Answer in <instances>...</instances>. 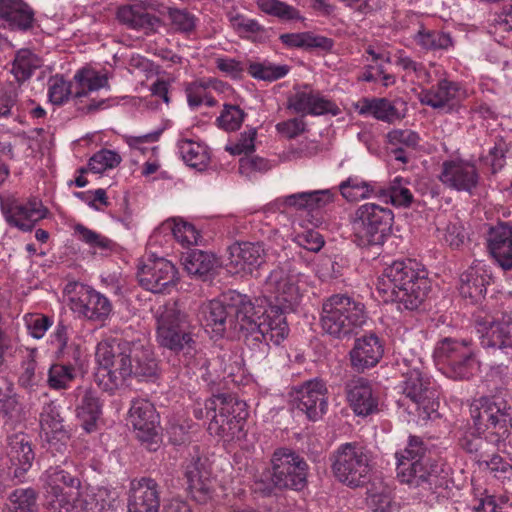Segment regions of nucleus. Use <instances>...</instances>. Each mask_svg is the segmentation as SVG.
Segmentation results:
<instances>
[{"label": "nucleus", "instance_id": "19", "mask_svg": "<svg viewBox=\"0 0 512 512\" xmlns=\"http://www.w3.org/2000/svg\"><path fill=\"white\" fill-rule=\"evenodd\" d=\"M161 486L155 479L141 477L131 480L127 499L128 512H159Z\"/></svg>", "mask_w": 512, "mask_h": 512}, {"label": "nucleus", "instance_id": "58", "mask_svg": "<svg viewBox=\"0 0 512 512\" xmlns=\"http://www.w3.org/2000/svg\"><path fill=\"white\" fill-rule=\"evenodd\" d=\"M341 195L348 201L368 198L373 192L371 185L357 178L349 177L339 185Z\"/></svg>", "mask_w": 512, "mask_h": 512}, {"label": "nucleus", "instance_id": "16", "mask_svg": "<svg viewBox=\"0 0 512 512\" xmlns=\"http://www.w3.org/2000/svg\"><path fill=\"white\" fill-rule=\"evenodd\" d=\"M335 197L336 193L331 189H321L287 195L282 203L287 208L305 212L309 223L322 224V211L334 202Z\"/></svg>", "mask_w": 512, "mask_h": 512}, {"label": "nucleus", "instance_id": "13", "mask_svg": "<svg viewBox=\"0 0 512 512\" xmlns=\"http://www.w3.org/2000/svg\"><path fill=\"white\" fill-rule=\"evenodd\" d=\"M475 323L481 345L498 350L512 361V315L500 312L493 316H477Z\"/></svg>", "mask_w": 512, "mask_h": 512}, {"label": "nucleus", "instance_id": "51", "mask_svg": "<svg viewBox=\"0 0 512 512\" xmlns=\"http://www.w3.org/2000/svg\"><path fill=\"white\" fill-rule=\"evenodd\" d=\"M19 97V86L9 82L0 86V119L18 121L19 114L15 113Z\"/></svg>", "mask_w": 512, "mask_h": 512}, {"label": "nucleus", "instance_id": "24", "mask_svg": "<svg viewBox=\"0 0 512 512\" xmlns=\"http://www.w3.org/2000/svg\"><path fill=\"white\" fill-rule=\"evenodd\" d=\"M229 265L237 272L252 274L266 262V252L262 243L235 242L228 246Z\"/></svg>", "mask_w": 512, "mask_h": 512}, {"label": "nucleus", "instance_id": "29", "mask_svg": "<svg viewBox=\"0 0 512 512\" xmlns=\"http://www.w3.org/2000/svg\"><path fill=\"white\" fill-rule=\"evenodd\" d=\"M305 90L298 91L288 99V108L302 115H323L332 113L336 115L337 106L325 99L319 92H315L305 85Z\"/></svg>", "mask_w": 512, "mask_h": 512}, {"label": "nucleus", "instance_id": "7", "mask_svg": "<svg viewBox=\"0 0 512 512\" xmlns=\"http://www.w3.org/2000/svg\"><path fill=\"white\" fill-rule=\"evenodd\" d=\"M472 423L484 428L488 439L503 443L512 429V405L501 393L483 395L470 405Z\"/></svg>", "mask_w": 512, "mask_h": 512}, {"label": "nucleus", "instance_id": "27", "mask_svg": "<svg viewBox=\"0 0 512 512\" xmlns=\"http://www.w3.org/2000/svg\"><path fill=\"white\" fill-rule=\"evenodd\" d=\"M181 260L187 274L202 282H211L221 266L215 254L199 249L184 253Z\"/></svg>", "mask_w": 512, "mask_h": 512}, {"label": "nucleus", "instance_id": "61", "mask_svg": "<svg viewBox=\"0 0 512 512\" xmlns=\"http://www.w3.org/2000/svg\"><path fill=\"white\" fill-rule=\"evenodd\" d=\"M509 151V145L501 136L496 137L494 146L489 150L488 155L482 160L491 168V173L500 171L506 164V154Z\"/></svg>", "mask_w": 512, "mask_h": 512}, {"label": "nucleus", "instance_id": "4", "mask_svg": "<svg viewBox=\"0 0 512 512\" xmlns=\"http://www.w3.org/2000/svg\"><path fill=\"white\" fill-rule=\"evenodd\" d=\"M157 341L163 348L178 356L186 367L192 368L197 360V342L193 338L187 314L176 301L159 305L154 311Z\"/></svg>", "mask_w": 512, "mask_h": 512}, {"label": "nucleus", "instance_id": "46", "mask_svg": "<svg viewBox=\"0 0 512 512\" xmlns=\"http://www.w3.org/2000/svg\"><path fill=\"white\" fill-rule=\"evenodd\" d=\"M414 40L427 51L448 50L454 46L451 35L438 30L421 29L415 35Z\"/></svg>", "mask_w": 512, "mask_h": 512}, {"label": "nucleus", "instance_id": "48", "mask_svg": "<svg viewBox=\"0 0 512 512\" xmlns=\"http://www.w3.org/2000/svg\"><path fill=\"white\" fill-rule=\"evenodd\" d=\"M71 361L65 360L51 365L47 382L52 389H66L69 383L74 380L76 367L80 364H73Z\"/></svg>", "mask_w": 512, "mask_h": 512}, {"label": "nucleus", "instance_id": "49", "mask_svg": "<svg viewBox=\"0 0 512 512\" xmlns=\"http://www.w3.org/2000/svg\"><path fill=\"white\" fill-rule=\"evenodd\" d=\"M393 219L390 209L367 203L357 209L355 221L359 224H390Z\"/></svg>", "mask_w": 512, "mask_h": 512}, {"label": "nucleus", "instance_id": "10", "mask_svg": "<svg viewBox=\"0 0 512 512\" xmlns=\"http://www.w3.org/2000/svg\"><path fill=\"white\" fill-rule=\"evenodd\" d=\"M335 478L342 484L356 488L370 480L372 470L370 452L356 442L340 445L331 457Z\"/></svg>", "mask_w": 512, "mask_h": 512}, {"label": "nucleus", "instance_id": "37", "mask_svg": "<svg viewBox=\"0 0 512 512\" xmlns=\"http://www.w3.org/2000/svg\"><path fill=\"white\" fill-rule=\"evenodd\" d=\"M355 109L360 115H371L375 119L387 123H394L404 117L395 102H391L387 98H361L355 104Z\"/></svg>", "mask_w": 512, "mask_h": 512}, {"label": "nucleus", "instance_id": "50", "mask_svg": "<svg viewBox=\"0 0 512 512\" xmlns=\"http://www.w3.org/2000/svg\"><path fill=\"white\" fill-rule=\"evenodd\" d=\"M257 6L265 14L282 21L303 19L298 9L280 0H258Z\"/></svg>", "mask_w": 512, "mask_h": 512}, {"label": "nucleus", "instance_id": "36", "mask_svg": "<svg viewBox=\"0 0 512 512\" xmlns=\"http://www.w3.org/2000/svg\"><path fill=\"white\" fill-rule=\"evenodd\" d=\"M48 213V209L37 198L27 201L12 200L6 212V220L9 224H22L23 221L35 224L47 218Z\"/></svg>", "mask_w": 512, "mask_h": 512}, {"label": "nucleus", "instance_id": "18", "mask_svg": "<svg viewBox=\"0 0 512 512\" xmlns=\"http://www.w3.org/2000/svg\"><path fill=\"white\" fill-rule=\"evenodd\" d=\"M193 449L195 454L186 459L182 466L183 476L191 497L204 504L212 497L210 471L206 465L207 459L198 455L196 446Z\"/></svg>", "mask_w": 512, "mask_h": 512}, {"label": "nucleus", "instance_id": "53", "mask_svg": "<svg viewBox=\"0 0 512 512\" xmlns=\"http://www.w3.org/2000/svg\"><path fill=\"white\" fill-rule=\"evenodd\" d=\"M74 234L79 240L89 245L90 248L100 250L101 252H112L117 247V243L114 240L90 230L86 226H75Z\"/></svg>", "mask_w": 512, "mask_h": 512}, {"label": "nucleus", "instance_id": "21", "mask_svg": "<svg viewBox=\"0 0 512 512\" xmlns=\"http://www.w3.org/2000/svg\"><path fill=\"white\" fill-rule=\"evenodd\" d=\"M40 425L46 435L48 452L54 455V450L64 455L67 450V441L70 438L65 428L64 419L61 417L58 407L53 401L43 406L40 413Z\"/></svg>", "mask_w": 512, "mask_h": 512}, {"label": "nucleus", "instance_id": "6", "mask_svg": "<svg viewBox=\"0 0 512 512\" xmlns=\"http://www.w3.org/2000/svg\"><path fill=\"white\" fill-rule=\"evenodd\" d=\"M365 306L347 294H334L322 303L320 325L335 339H344L356 333L366 322Z\"/></svg>", "mask_w": 512, "mask_h": 512}, {"label": "nucleus", "instance_id": "28", "mask_svg": "<svg viewBox=\"0 0 512 512\" xmlns=\"http://www.w3.org/2000/svg\"><path fill=\"white\" fill-rule=\"evenodd\" d=\"M73 309L90 321L103 322L110 315L112 304L99 292L82 287L78 298L73 300Z\"/></svg>", "mask_w": 512, "mask_h": 512}, {"label": "nucleus", "instance_id": "31", "mask_svg": "<svg viewBox=\"0 0 512 512\" xmlns=\"http://www.w3.org/2000/svg\"><path fill=\"white\" fill-rule=\"evenodd\" d=\"M421 103L445 112L452 111L460 102V86L447 79L440 80L436 86L423 91Z\"/></svg>", "mask_w": 512, "mask_h": 512}, {"label": "nucleus", "instance_id": "26", "mask_svg": "<svg viewBox=\"0 0 512 512\" xmlns=\"http://www.w3.org/2000/svg\"><path fill=\"white\" fill-rule=\"evenodd\" d=\"M383 346L375 333L356 338L349 353L351 366L358 372L374 367L383 356Z\"/></svg>", "mask_w": 512, "mask_h": 512}, {"label": "nucleus", "instance_id": "52", "mask_svg": "<svg viewBox=\"0 0 512 512\" xmlns=\"http://www.w3.org/2000/svg\"><path fill=\"white\" fill-rule=\"evenodd\" d=\"M388 236L385 229L378 226H355L352 241L361 248L381 246Z\"/></svg>", "mask_w": 512, "mask_h": 512}, {"label": "nucleus", "instance_id": "30", "mask_svg": "<svg viewBox=\"0 0 512 512\" xmlns=\"http://www.w3.org/2000/svg\"><path fill=\"white\" fill-rule=\"evenodd\" d=\"M345 392L350 407L359 416H367L377 410L378 402L373 396L369 381L363 377H353L345 384Z\"/></svg>", "mask_w": 512, "mask_h": 512}, {"label": "nucleus", "instance_id": "63", "mask_svg": "<svg viewBox=\"0 0 512 512\" xmlns=\"http://www.w3.org/2000/svg\"><path fill=\"white\" fill-rule=\"evenodd\" d=\"M230 23L233 29L243 38H251V35H258L265 32L255 19H250L241 14L230 17Z\"/></svg>", "mask_w": 512, "mask_h": 512}, {"label": "nucleus", "instance_id": "23", "mask_svg": "<svg viewBox=\"0 0 512 512\" xmlns=\"http://www.w3.org/2000/svg\"><path fill=\"white\" fill-rule=\"evenodd\" d=\"M485 241L493 261L504 271L512 270V226H489Z\"/></svg>", "mask_w": 512, "mask_h": 512}, {"label": "nucleus", "instance_id": "38", "mask_svg": "<svg viewBox=\"0 0 512 512\" xmlns=\"http://www.w3.org/2000/svg\"><path fill=\"white\" fill-rule=\"evenodd\" d=\"M71 328L63 321L58 322L53 334L51 344L55 347V355L59 361L72 360L73 364H80V346L70 341Z\"/></svg>", "mask_w": 512, "mask_h": 512}, {"label": "nucleus", "instance_id": "43", "mask_svg": "<svg viewBox=\"0 0 512 512\" xmlns=\"http://www.w3.org/2000/svg\"><path fill=\"white\" fill-rule=\"evenodd\" d=\"M42 65L41 59L29 49H20L16 52L12 62L11 73L15 76L16 86L30 79L34 71Z\"/></svg>", "mask_w": 512, "mask_h": 512}, {"label": "nucleus", "instance_id": "55", "mask_svg": "<svg viewBox=\"0 0 512 512\" xmlns=\"http://www.w3.org/2000/svg\"><path fill=\"white\" fill-rule=\"evenodd\" d=\"M12 512H37V493L32 488H20L9 495Z\"/></svg>", "mask_w": 512, "mask_h": 512}, {"label": "nucleus", "instance_id": "1", "mask_svg": "<svg viewBox=\"0 0 512 512\" xmlns=\"http://www.w3.org/2000/svg\"><path fill=\"white\" fill-rule=\"evenodd\" d=\"M261 312L262 309L256 307L247 295L237 291L225 292L201 308L205 326L217 336L238 334L248 347H257L265 354L270 349V342L278 345L283 341L286 326L282 317L275 314H270L271 318L264 317Z\"/></svg>", "mask_w": 512, "mask_h": 512}, {"label": "nucleus", "instance_id": "32", "mask_svg": "<svg viewBox=\"0 0 512 512\" xmlns=\"http://www.w3.org/2000/svg\"><path fill=\"white\" fill-rule=\"evenodd\" d=\"M235 397L230 394H218L205 401L206 416L210 418L208 431L222 437L229 415L235 412Z\"/></svg>", "mask_w": 512, "mask_h": 512}, {"label": "nucleus", "instance_id": "54", "mask_svg": "<svg viewBox=\"0 0 512 512\" xmlns=\"http://www.w3.org/2000/svg\"><path fill=\"white\" fill-rule=\"evenodd\" d=\"M75 498L63 490L46 489L44 508L46 512H74Z\"/></svg>", "mask_w": 512, "mask_h": 512}, {"label": "nucleus", "instance_id": "57", "mask_svg": "<svg viewBox=\"0 0 512 512\" xmlns=\"http://www.w3.org/2000/svg\"><path fill=\"white\" fill-rule=\"evenodd\" d=\"M72 94V83L66 81L62 75H55L49 78L48 98L53 105H63Z\"/></svg>", "mask_w": 512, "mask_h": 512}, {"label": "nucleus", "instance_id": "2", "mask_svg": "<svg viewBox=\"0 0 512 512\" xmlns=\"http://www.w3.org/2000/svg\"><path fill=\"white\" fill-rule=\"evenodd\" d=\"M397 478L420 494L434 493L443 485L442 464L433 446L423 438L411 435L407 446L395 454Z\"/></svg>", "mask_w": 512, "mask_h": 512}, {"label": "nucleus", "instance_id": "15", "mask_svg": "<svg viewBox=\"0 0 512 512\" xmlns=\"http://www.w3.org/2000/svg\"><path fill=\"white\" fill-rule=\"evenodd\" d=\"M177 275L174 264L162 257L148 258L137 271L139 285L152 293L169 292L178 281Z\"/></svg>", "mask_w": 512, "mask_h": 512}, {"label": "nucleus", "instance_id": "11", "mask_svg": "<svg viewBox=\"0 0 512 512\" xmlns=\"http://www.w3.org/2000/svg\"><path fill=\"white\" fill-rule=\"evenodd\" d=\"M265 288L268 292L275 295L276 304L268 310L259 306L262 309L261 314L264 317L269 316L270 318V314H275L283 318L286 326V333L283 335L284 340L289 333L285 315L295 310L301 298L297 280L295 276L288 275L282 268H277L271 271L266 280Z\"/></svg>", "mask_w": 512, "mask_h": 512}, {"label": "nucleus", "instance_id": "39", "mask_svg": "<svg viewBox=\"0 0 512 512\" xmlns=\"http://www.w3.org/2000/svg\"><path fill=\"white\" fill-rule=\"evenodd\" d=\"M283 45L288 48L298 49H321L329 51L333 48L334 42L331 38L316 35L313 32L284 33L279 36Z\"/></svg>", "mask_w": 512, "mask_h": 512}, {"label": "nucleus", "instance_id": "12", "mask_svg": "<svg viewBox=\"0 0 512 512\" xmlns=\"http://www.w3.org/2000/svg\"><path fill=\"white\" fill-rule=\"evenodd\" d=\"M131 341L112 339L97 346L96 358L100 365L99 373L108 377L112 386L118 387L131 377Z\"/></svg>", "mask_w": 512, "mask_h": 512}, {"label": "nucleus", "instance_id": "3", "mask_svg": "<svg viewBox=\"0 0 512 512\" xmlns=\"http://www.w3.org/2000/svg\"><path fill=\"white\" fill-rule=\"evenodd\" d=\"M378 291L384 301L396 302L404 309L416 310L431 290L424 270L413 259L395 260L384 268L378 279Z\"/></svg>", "mask_w": 512, "mask_h": 512}, {"label": "nucleus", "instance_id": "35", "mask_svg": "<svg viewBox=\"0 0 512 512\" xmlns=\"http://www.w3.org/2000/svg\"><path fill=\"white\" fill-rule=\"evenodd\" d=\"M484 428L477 423L468 426L459 436L458 444L465 452L474 454L481 461L488 457L489 453L501 443L489 441Z\"/></svg>", "mask_w": 512, "mask_h": 512}, {"label": "nucleus", "instance_id": "45", "mask_svg": "<svg viewBox=\"0 0 512 512\" xmlns=\"http://www.w3.org/2000/svg\"><path fill=\"white\" fill-rule=\"evenodd\" d=\"M183 160L192 168L203 170L209 163L207 147L189 139L178 144Z\"/></svg>", "mask_w": 512, "mask_h": 512}, {"label": "nucleus", "instance_id": "25", "mask_svg": "<svg viewBox=\"0 0 512 512\" xmlns=\"http://www.w3.org/2000/svg\"><path fill=\"white\" fill-rule=\"evenodd\" d=\"M0 22L11 31L27 32L35 24V12L23 0H0Z\"/></svg>", "mask_w": 512, "mask_h": 512}, {"label": "nucleus", "instance_id": "60", "mask_svg": "<svg viewBox=\"0 0 512 512\" xmlns=\"http://www.w3.org/2000/svg\"><path fill=\"white\" fill-rule=\"evenodd\" d=\"M121 162V157L118 153L108 149H102L96 152L88 162V169L93 173H103L107 169H112L118 166Z\"/></svg>", "mask_w": 512, "mask_h": 512}, {"label": "nucleus", "instance_id": "33", "mask_svg": "<svg viewBox=\"0 0 512 512\" xmlns=\"http://www.w3.org/2000/svg\"><path fill=\"white\" fill-rule=\"evenodd\" d=\"M128 356L129 362H131V377L145 380L157 375V361L151 348L144 340H132L131 353Z\"/></svg>", "mask_w": 512, "mask_h": 512}, {"label": "nucleus", "instance_id": "22", "mask_svg": "<svg viewBox=\"0 0 512 512\" xmlns=\"http://www.w3.org/2000/svg\"><path fill=\"white\" fill-rule=\"evenodd\" d=\"M7 456L11 463L8 475L21 482L35 459L30 436L24 433L9 436Z\"/></svg>", "mask_w": 512, "mask_h": 512}, {"label": "nucleus", "instance_id": "59", "mask_svg": "<svg viewBox=\"0 0 512 512\" xmlns=\"http://www.w3.org/2000/svg\"><path fill=\"white\" fill-rule=\"evenodd\" d=\"M233 403V405H235V412L229 415L228 421H226L225 432L222 436L228 439L239 437V434L242 432L245 420L248 416L245 402L235 399Z\"/></svg>", "mask_w": 512, "mask_h": 512}, {"label": "nucleus", "instance_id": "64", "mask_svg": "<svg viewBox=\"0 0 512 512\" xmlns=\"http://www.w3.org/2000/svg\"><path fill=\"white\" fill-rule=\"evenodd\" d=\"M245 113L236 105H224V109L217 121L219 126L227 131H235L240 128Z\"/></svg>", "mask_w": 512, "mask_h": 512}, {"label": "nucleus", "instance_id": "40", "mask_svg": "<svg viewBox=\"0 0 512 512\" xmlns=\"http://www.w3.org/2000/svg\"><path fill=\"white\" fill-rule=\"evenodd\" d=\"M102 414V404L95 391L86 390L76 406V416L87 432L96 428V423Z\"/></svg>", "mask_w": 512, "mask_h": 512}, {"label": "nucleus", "instance_id": "62", "mask_svg": "<svg viewBox=\"0 0 512 512\" xmlns=\"http://www.w3.org/2000/svg\"><path fill=\"white\" fill-rule=\"evenodd\" d=\"M174 238L183 246L204 245L206 239L197 226H171Z\"/></svg>", "mask_w": 512, "mask_h": 512}, {"label": "nucleus", "instance_id": "41", "mask_svg": "<svg viewBox=\"0 0 512 512\" xmlns=\"http://www.w3.org/2000/svg\"><path fill=\"white\" fill-rule=\"evenodd\" d=\"M117 19L132 29L153 30L160 23L158 17L138 5L120 7L117 11Z\"/></svg>", "mask_w": 512, "mask_h": 512}, {"label": "nucleus", "instance_id": "9", "mask_svg": "<svg viewBox=\"0 0 512 512\" xmlns=\"http://www.w3.org/2000/svg\"><path fill=\"white\" fill-rule=\"evenodd\" d=\"M403 377V393L416 406L419 418L427 420L437 414L439 408L436 384L423 371L420 359L403 360L401 369Z\"/></svg>", "mask_w": 512, "mask_h": 512}, {"label": "nucleus", "instance_id": "5", "mask_svg": "<svg viewBox=\"0 0 512 512\" xmlns=\"http://www.w3.org/2000/svg\"><path fill=\"white\" fill-rule=\"evenodd\" d=\"M266 468L254 481L253 491L263 497L276 495L277 491L291 489L300 491L307 485L309 465L296 451L289 448L276 449Z\"/></svg>", "mask_w": 512, "mask_h": 512}, {"label": "nucleus", "instance_id": "47", "mask_svg": "<svg viewBox=\"0 0 512 512\" xmlns=\"http://www.w3.org/2000/svg\"><path fill=\"white\" fill-rule=\"evenodd\" d=\"M44 488L51 490H63L61 484L69 489L78 490L81 486L80 479L63 470L60 466H51L43 474Z\"/></svg>", "mask_w": 512, "mask_h": 512}, {"label": "nucleus", "instance_id": "56", "mask_svg": "<svg viewBox=\"0 0 512 512\" xmlns=\"http://www.w3.org/2000/svg\"><path fill=\"white\" fill-rule=\"evenodd\" d=\"M248 72L255 79L275 81L286 76L289 72V67L287 65H275L267 62H251Z\"/></svg>", "mask_w": 512, "mask_h": 512}, {"label": "nucleus", "instance_id": "17", "mask_svg": "<svg viewBox=\"0 0 512 512\" xmlns=\"http://www.w3.org/2000/svg\"><path fill=\"white\" fill-rule=\"evenodd\" d=\"M327 392L323 380L312 379L306 381L293 395L292 405L305 413L309 420L316 421L327 410Z\"/></svg>", "mask_w": 512, "mask_h": 512}, {"label": "nucleus", "instance_id": "20", "mask_svg": "<svg viewBox=\"0 0 512 512\" xmlns=\"http://www.w3.org/2000/svg\"><path fill=\"white\" fill-rule=\"evenodd\" d=\"M480 175L475 164L464 160H448L442 164L439 180L450 189L471 193Z\"/></svg>", "mask_w": 512, "mask_h": 512}, {"label": "nucleus", "instance_id": "44", "mask_svg": "<svg viewBox=\"0 0 512 512\" xmlns=\"http://www.w3.org/2000/svg\"><path fill=\"white\" fill-rule=\"evenodd\" d=\"M74 80L79 87L74 93L75 98H81L91 91H97L108 86V76L106 74L100 75L91 69H80L74 75Z\"/></svg>", "mask_w": 512, "mask_h": 512}, {"label": "nucleus", "instance_id": "42", "mask_svg": "<svg viewBox=\"0 0 512 512\" xmlns=\"http://www.w3.org/2000/svg\"><path fill=\"white\" fill-rule=\"evenodd\" d=\"M121 507L118 492L107 487H98L85 500L86 512H116Z\"/></svg>", "mask_w": 512, "mask_h": 512}, {"label": "nucleus", "instance_id": "34", "mask_svg": "<svg viewBox=\"0 0 512 512\" xmlns=\"http://www.w3.org/2000/svg\"><path fill=\"white\" fill-rule=\"evenodd\" d=\"M491 276L487 273L485 265L478 262L471 266L460 277V294L472 302H478L486 293Z\"/></svg>", "mask_w": 512, "mask_h": 512}, {"label": "nucleus", "instance_id": "8", "mask_svg": "<svg viewBox=\"0 0 512 512\" xmlns=\"http://www.w3.org/2000/svg\"><path fill=\"white\" fill-rule=\"evenodd\" d=\"M433 358L443 373L453 380H469L479 369L470 340L445 337L434 348Z\"/></svg>", "mask_w": 512, "mask_h": 512}, {"label": "nucleus", "instance_id": "14", "mask_svg": "<svg viewBox=\"0 0 512 512\" xmlns=\"http://www.w3.org/2000/svg\"><path fill=\"white\" fill-rule=\"evenodd\" d=\"M129 421L137 439L149 451H156L161 442L159 414L152 403L144 399L132 402Z\"/></svg>", "mask_w": 512, "mask_h": 512}]
</instances>
